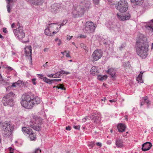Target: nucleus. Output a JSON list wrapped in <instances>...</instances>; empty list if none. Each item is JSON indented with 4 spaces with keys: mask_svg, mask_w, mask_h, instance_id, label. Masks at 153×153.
I'll use <instances>...</instances> for the list:
<instances>
[{
    "mask_svg": "<svg viewBox=\"0 0 153 153\" xmlns=\"http://www.w3.org/2000/svg\"><path fill=\"white\" fill-rule=\"evenodd\" d=\"M146 38L142 34L137 37L135 44L136 52L137 55L142 59L148 56L149 45Z\"/></svg>",
    "mask_w": 153,
    "mask_h": 153,
    "instance_id": "f257e3e1",
    "label": "nucleus"
},
{
    "mask_svg": "<svg viewBox=\"0 0 153 153\" xmlns=\"http://www.w3.org/2000/svg\"><path fill=\"white\" fill-rule=\"evenodd\" d=\"M21 104L22 106L28 109L33 108L34 105L40 102V99L38 97H34L32 94H26L23 95L21 98Z\"/></svg>",
    "mask_w": 153,
    "mask_h": 153,
    "instance_id": "f03ea898",
    "label": "nucleus"
},
{
    "mask_svg": "<svg viewBox=\"0 0 153 153\" xmlns=\"http://www.w3.org/2000/svg\"><path fill=\"white\" fill-rule=\"evenodd\" d=\"M1 129L4 135L8 137L12 134L13 127L10 121H6L1 124Z\"/></svg>",
    "mask_w": 153,
    "mask_h": 153,
    "instance_id": "7ed1b4c3",
    "label": "nucleus"
},
{
    "mask_svg": "<svg viewBox=\"0 0 153 153\" xmlns=\"http://www.w3.org/2000/svg\"><path fill=\"white\" fill-rule=\"evenodd\" d=\"M90 4V0H84L81 2L76 8V11L79 16H82L85 10H88Z\"/></svg>",
    "mask_w": 153,
    "mask_h": 153,
    "instance_id": "20e7f679",
    "label": "nucleus"
},
{
    "mask_svg": "<svg viewBox=\"0 0 153 153\" xmlns=\"http://www.w3.org/2000/svg\"><path fill=\"white\" fill-rule=\"evenodd\" d=\"M42 122L41 118L35 116L33 119L30 122L29 126L34 130L39 131L41 128Z\"/></svg>",
    "mask_w": 153,
    "mask_h": 153,
    "instance_id": "39448f33",
    "label": "nucleus"
},
{
    "mask_svg": "<svg viewBox=\"0 0 153 153\" xmlns=\"http://www.w3.org/2000/svg\"><path fill=\"white\" fill-rule=\"evenodd\" d=\"M15 94L12 92L8 93L4 96L2 100L3 104L5 106L9 105L13 106L14 105L13 100Z\"/></svg>",
    "mask_w": 153,
    "mask_h": 153,
    "instance_id": "423d86ee",
    "label": "nucleus"
},
{
    "mask_svg": "<svg viewBox=\"0 0 153 153\" xmlns=\"http://www.w3.org/2000/svg\"><path fill=\"white\" fill-rule=\"evenodd\" d=\"M16 29L13 30V32L15 35L18 38L22 39L25 37V33L23 32V27L20 26L19 22L16 24Z\"/></svg>",
    "mask_w": 153,
    "mask_h": 153,
    "instance_id": "0eeeda50",
    "label": "nucleus"
},
{
    "mask_svg": "<svg viewBox=\"0 0 153 153\" xmlns=\"http://www.w3.org/2000/svg\"><path fill=\"white\" fill-rule=\"evenodd\" d=\"M115 7L120 12H124L128 9V3L125 0H120L118 2Z\"/></svg>",
    "mask_w": 153,
    "mask_h": 153,
    "instance_id": "6e6552de",
    "label": "nucleus"
},
{
    "mask_svg": "<svg viewBox=\"0 0 153 153\" xmlns=\"http://www.w3.org/2000/svg\"><path fill=\"white\" fill-rule=\"evenodd\" d=\"M94 24L91 22H87L84 27L83 28V31L85 33H93L95 29Z\"/></svg>",
    "mask_w": 153,
    "mask_h": 153,
    "instance_id": "1a4fd4ad",
    "label": "nucleus"
},
{
    "mask_svg": "<svg viewBox=\"0 0 153 153\" xmlns=\"http://www.w3.org/2000/svg\"><path fill=\"white\" fill-rule=\"evenodd\" d=\"M102 56V52L101 50H95L92 55L93 60L94 61L98 60L101 58Z\"/></svg>",
    "mask_w": 153,
    "mask_h": 153,
    "instance_id": "9d476101",
    "label": "nucleus"
},
{
    "mask_svg": "<svg viewBox=\"0 0 153 153\" xmlns=\"http://www.w3.org/2000/svg\"><path fill=\"white\" fill-rule=\"evenodd\" d=\"M61 8V6L60 4H54L51 6V11L53 13H56L60 11Z\"/></svg>",
    "mask_w": 153,
    "mask_h": 153,
    "instance_id": "9b49d317",
    "label": "nucleus"
},
{
    "mask_svg": "<svg viewBox=\"0 0 153 153\" xmlns=\"http://www.w3.org/2000/svg\"><path fill=\"white\" fill-rule=\"evenodd\" d=\"M152 146L151 143L148 142H146L142 145V149L143 151L149 150Z\"/></svg>",
    "mask_w": 153,
    "mask_h": 153,
    "instance_id": "f8f14e48",
    "label": "nucleus"
},
{
    "mask_svg": "<svg viewBox=\"0 0 153 153\" xmlns=\"http://www.w3.org/2000/svg\"><path fill=\"white\" fill-rule=\"evenodd\" d=\"M106 72L109 74L113 79H114L116 76V70L114 68H111L108 69Z\"/></svg>",
    "mask_w": 153,
    "mask_h": 153,
    "instance_id": "ddd939ff",
    "label": "nucleus"
},
{
    "mask_svg": "<svg viewBox=\"0 0 153 153\" xmlns=\"http://www.w3.org/2000/svg\"><path fill=\"white\" fill-rule=\"evenodd\" d=\"M90 73L92 75H97L99 73V71L96 66H93L90 71Z\"/></svg>",
    "mask_w": 153,
    "mask_h": 153,
    "instance_id": "4468645a",
    "label": "nucleus"
},
{
    "mask_svg": "<svg viewBox=\"0 0 153 153\" xmlns=\"http://www.w3.org/2000/svg\"><path fill=\"white\" fill-rule=\"evenodd\" d=\"M25 55L26 56H30L31 57V60H32L31 58V53L32 50L31 47L30 46L26 47L25 48Z\"/></svg>",
    "mask_w": 153,
    "mask_h": 153,
    "instance_id": "2eb2a0df",
    "label": "nucleus"
},
{
    "mask_svg": "<svg viewBox=\"0 0 153 153\" xmlns=\"http://www.w3.org/2000/svg\"><path fill=\"white\" fill-rule=\"evenodd\" d=\"M90 118L92 120H93L94 122L96 123H99L100 122V119L99 116H95L94 115L92 114L90 116Z\"/></svg>",
    "mask_w": 153,
    "mask_h": 153,
    "instance_id": "dca6fc26",
    "label": "nucleus"
},
{
    "mask_svg": "<svg viewBox=\"0 0 153 153\" xmlns=\"http://www.w3.org/2000/svg\"><path fill=\"white\" fill-rule=\"evenodd\" d=\"M115 145L117 148H122L123 146V142L121 139L117 138L116 140Z\"/></svg>",
    "mask_w": 153,
    "mask_h": 153,
    "instance_id": "f3484780",
    "label": "nucleus"
},
{
    "mask_svg": "<svg viewBox=\"0 0 153 153\" xmlns=\"http://www.w3.org/2000/svg\"><path fill=\"white\" fill-rule=\"evenodd\" d=\"M118 131L120 132H123L125 131L126 128L125 125L123 124L120 123L117 126Z\"/></svg>",
    "mask_w": 153,
    "mask_h": 153,
    "instance_id": "a211bd4d",
    "label": "nucleus"
},
{
    "mask_svg": "<svg viewBox=\"0 0 153 153\" xmlns=\"http://www.w3.org/2000/svg\"><path fill=\"white\" fill-rule=\"evenodd\" d=\"M146 27L147 29L153 32V19L150 21L148 25H146Z\"/></svg>",
    "mask_w": 153,
    "mask_h": 153,
    "instance_id": "6ab92c4d",
    "label": "nucleus"
},
{
    "mask_svg": "<svg viewBox=\"0 0 153 153\" xmlns=\"http://www.w3.org/2000/svg\"><path fill=\"white\" fill-rule=\"evenodd\" d=\"M29 2L34 3L37 5L41 4L44 1V0H28Z\"/></svg>",
    "mask_w": 153,
    "mask_h": 153,
    "instance_id": "aec40b11",
    "label": "nucleus"
},
{
    "mask_svg": "<svg viewBox=\"0 0 153 153\" xmlns=\"http://www.w3.org/2000/svg\"><path fill=\"white\" fill-rule=\"evenodd\" d=\"M22 131L25 134H29L30 133V132L32 131V130L31 129L26 127L22 128Z\"/></svg>",
    "mask_w": 153,
    "mask_h": 153,
    "instance_id": "412c9836",
    "label": "nucleus"
},
{
    "mask_svg": "<svg viewBox=\"0 0 153 153\" xmlns=\"http://www.w3.org/2000/svg\"><path fill=\"white\" fill-rule=\"evenodd\" d=\"M143 72L141 71L140 73L139 74L138 76L136 78V80L138 83H143V82L142 80V76Z\"/></svg>",
    "mask_w": 153,
    "mask_h": 153,
    "instance_id": "4be33fe9",
    "label": "nucleus"
},
{
    "mask_svg": "<svg viewBox=\"0 0 153 153\" xmlns=\"http://www.w3.org/2000/svg\"><path fill=\"white\" fill-rule=\"evenodd\" d=\"M106 25L109 28L110 30L113 29V28L115 27L116 26L113 25L112 23L110 21H108L106 23Z\"/></svg>",
    "mask_w": 153,
    "mask_h": 153,
    "instance_id": "5701e85b",
    "label": "nucleus"
},
{
    "mask_svg": "<svg viewBox=\"0 0 153 153\" xmlns=\"http://www.w3.org/2000/svg\"><path fill=\"white\" fill-rule=\"evenodd\" d=\"M143 0H131V2L134 3L136 5H140L143 3Z\"/></svg>",
    "mask_w": 153,
    "mask_h": 153,
    "instance_id": "b1692460",
    "label": "nucleus"
},
{
    "mask_svg": "<svg viewBox=\"0 0 153 153\" xmlns=\"http://www.w3.org/2000/svg\"><path fill=\"white\" fill-rule=\"evenodd\" d=\"M131 15L129 13L123 14L124 21L129 20L131 18Z\"/></svg>",
    "mask_w": 153,
    "mask_h": 153,
    "instance_id": "393cba45",
    "label": "nucleus"
},
{
    "mask_svg": "<svg viewBox=\"0 0 153 153\" xmlns=\"http://www.w3.org/2000/svg\"><path fill=\"white\" fill-rule=\"evenodd\" d=\"M29 134V137L31 140H35L36 137L35 135H34L33 133V132L32 131L30 132V133Z\"/></svg>",
    "mask_w": 153,
    "mask_h": 153,
    "instance_id": "a878e982",
    "label": "nucleus"
},
{
    "mask_svg": "<svg viewBox=\"0 0 153 153\" xmlns=\"http://www.w3.org/2000/svg\"><path fill=\"white\" fill-rule=\"evenodd\" d=\"M43 80L46 83L50 84L53 83V80H52V79H49L46 77H45Z\"/></svg>",
    "mask_w": 153,
    "mask_h": 153,
    "instance_id": "bb28decb",
    "label": "nucleus"
},
{
    "mask_svg": "<svg viewBox=\"0 0 153 153\" xmlns=\"http://www.w3.org/2000/svg\"><path fill=\"white\" fill-rule=\"evenodd\" d=\"M117 19L120 21H124V19L123 17V14H120L118 13L117 14Z\"/></svg>",
    "mask_w": 153,
    "mask_h": 153,
    "instance_id": "cd10ccee",
    "label": "nucleus"
},
{
    "mask_svg": "<svg viewBox=\"0 0 153 153\" xmlns=\"http://www.w3.org/2000/svg\"><path fill=\"white\" fill-rule=\"evenodd\" d=\"M123 65L126 69L130 68L131 67V66L130 65V63L129 62H124Z\"/></svg>",
    "mask_w": 153,
    "mask_h": 153,
    "instance_id": "c85d7f7f",
    "label": "nucleus"
},
{
    "mask_svg": "<svg viewBox=\"0 0 153 153\" xmlns=\"http://www.w3.org/2000/svg\"><path fill=\"white\" fill-rule=\"evenodd\" d=\"M45 34L48 36H52V34L50 32L49 29L48 28H46L45 30Z\"/></svg>",
    "mask_w": 153,
    "mask_h": 153,
    "instance_id": "c756f323",
    "label": "nucleus"
},
{
    "mask_svg": "<svg viewBox=\"0 0 153 153\" xmlns=\"http://www.w3.org/2000/svg\"><path fill=\"white\" fill-rule=\"evenodd\" d=\"M107 78V76L106 75H104V76H98V79L101 81H103L104 80H105Z\"/></svg>",
    "mask_w": 153,
    "mask_h": 153,
    "instance_id": "7c9ffc66",
    "label": "nucleus"
},
{
    "mask_svg": "<svg viewBox=\"0 0 153 153\" xmlns=\"http://www.w3.org/2000/svg\"><path fill=\"white\" fill-rule=\"evenodd\" d=\"M7 9L8 12L9 13H10V10L11 9V8H10L13 5V4L10 3H9L8 2H7Z\"/></svg>",
    "mask_w": 153,
    "mask_h": 153,
    "instance_id": "2f4dec72",
    "label": "nucleus"
},
{
    "mask_svg": "<svg viewBox=\"0 0 153 153\" xmlns=\"http://www.w3.org/2000/svg\"><path fill=\"white\" fill-rule=\"evenodd\" d=\"M54 78H59L61 76V75L60 74L59 71L56 73L55 74H54Z\"/></svg>",
    "mask_w": 153,
    "mask_h": 153,
    "instance_id": "473e14b6",
    "label": "nucleus"
},
{
    "mask_svg": "<svg viewBox=\"0 0 153 153\" xmlns=\"http://www.w3.org/2000/svg\"><path fill=\"white\" fill-rule=\"evenodd\" d=\"M143 100L145 101V103H146L148 105L150 104V102L149 100H148L146 97H143Z\"/></svg>",
    "mask_w": 153,
    "mask_h": 153,
    "instance_id": "72a5a7b5",
    "label": "nucleus"
},
{
    "mask_svg": "<svg viewBox=\"0 0 153 153\" xmlns=\"http://www.w3.org/2000/svg\"><path fill=\"white\" fill-rule=\"evenodd\" d=\"M59 86H58V89H61L62 90H65V88L64 87L63 85L62 84H60L59 85Z\"/></svg>",
    "mask_w": 153,
    "mask_h": 153,
    "instance_id": "f704fd0d",
    "label": "nucleus"
},
{
    "mask_svg": "<svg viewBox=\"0 0 153 153\" xmlns=\"http://www.w3.org/2000/svg\"><path fill=\"white\" fill-rule=\"evenodd\" d=\"M1 77L0 78V83L3 85H4L5 83L4 81L2 79L1 75Z\"/></svg>",
    "mask_w": 153,
    "mask_h": 153,
    "instance_id": "c9c22d12",
    "label": "nucleus"
},
{
    "mask_svg": "<svg viewBox=\"0 0 153 153\" xmlns=\"http://www.w3.org/2000/svg\"><path fill=\"white\" fill-rule=\"evenodd\" d=\"M20 82L19 81H18L14 83L12 85V87H16L17 85L19 84V82Z\"/></svg>",
    "mask_w": 153,
    "mask_h": 153,
    "instance_id": "e433bc0d",
    "label": "nucleus"
},
{
    "mask_svg": "<svg viewBox=\"0 0 153 153\" xmlns=\"http://www.w3.org/2000/svg\"><path fill=\"white\" fill-rule=\"evenodd\" d=\"M67 22V20H63L62 23L60 25V27L65 25Z\"/></svg>",
    "mask_w": 153,
    "mask_h": 153,
    "instance_id": "4c0bfd02",
    "label": "nucleus"
},
{
    "mask_svg": "<svg viewBox=\"0 0 153 153\" xmlns=\"http://www.w3.org/2000/svg\"><path fill=\"white\" fill-rule=\"evenodd\" d=\"M143 97L142 98V99L140 100V105L141 106H143L144 103H145V101H144L143 100Z\"/></svg>",
    "mask_w": 153,
    "mask_h": 153,
    "instance_id": "58836bf2",
    "label": "nucleus"
},
{
    "mask_svg": "<svg viewBox=\"0 0 153 153\" xmlns=\"http://www.w3.org/2000/svg\"><path fill=\"white\" fill-rule=\"evenodd\" d=\"M73 127L75 129L79 130L80 127V126L79 125L78 126H74Z\"/></svg>",
    "mask_w": 153,
    "mask_h": 153,
    "instance_id": "ea45409f",
    "label": "nucleus"
},
{
    "mask_svg": "<svg viewBox=\"0 0 153 153\" xmlns=\"http://www.w3.org/2000/svg\"><path fill=\"white\" fill-rule=\"evenodd\" d=\"M38 77L40 78L41 79L43 80V78H45V77H44L43 75L42 74H39L38 75Z\"/></svg>",
    "mask_w": 153,
    "mask_h": 153,
    "instance_id": "a19ab883",
    "label": "nucleus"
},
{
    "mask_svg": "<svg viewBox=\"0 0 153 153\" xmlns=\"http://www.w3.org/2000/svg\"><path fill=\"white\" fill-rule=\"evenodd\" d=\"M36 79L35 78H33L32 79V82L34 85H36Z\"/></svg>",
    "mask_w": 153,
    "mask_h": 153,
    "instance_id": "79ce46f5",
    "label": "nucleus"
},
{
    "mask_svg": "<svg viewBox=\"0 0 153 153\" xmlns=\"http://www.w3.org/2000/svg\"><path fill=\"white\" fill-rule=\"evenodd\" d=\"M94 146V143L91 142V143L88 145V146L90 147H91V148H92Z\"/></svg>",
    "mask_w": 153,
    "mask_h": 153,
    "instance_id": "37998d69",
    "label": "nucleus"
},
{
    "mask_svg": "<svg viewBox=\"0 0 153 153\" xmlns=\"http://www.w3.org/2000/svg\"><path fill=\"white\" fill-rule=\"evenodd\" d=\"M61 79H52V80H53V83H54V82H59L61 81Z\"/></svg>",
    "mask_w": 153,
    "mask_h": 153,
    "instance_id": "c03bdc74",
    "label": "nucleus"
},
{
    "mask_svg": "<svg viewBox=\"0 0 153 153\" xmlns=\"http://www.w3.org/2000/svg\"><path fill=\"white\" fill-rule=\"evenodd\" d=\"M88 118V117L87 116H85V118H83L82 120L83 122H85L87 119Z\"/></svg>",
    "mask_w": 153,
    "mask_h": 153,
    "instance_id": "a18cd8bd",
    "label": "nucleus"
},
{
    "mask_svg": "<svg viewBox=\"0 0 153 153\" xmlns=\"http://www.w3.org/2000/svg\"><path fill=\"white\" fill-rule=\"evenodd\" d=\"M100 0H93V2L96 4H98Z\"/></svg>",
    "mask_w": 153,
    "mask_h": 153,
    "instance_id": "49530a36",
    "label": "nucleus"
},
{
    "mask_svg": "<svg viewBox=\"0 0 153 153\" xmlns=\"http://www.w3.org/2000/svg\"><path fill=\"white\" fill-rule=\"evenodd\" d=\"M54 74H48L47 75V76H48L49 77L51 78V77H53L54 78Z\"/></svg>",
    "mask_w": 153,
    "mask_h": 153,
    "instance_id": "de8ad7c7",
    "label": "nucleus"
},
{
    "mask_svg": "<svg viewBox=\"0 0 153 153\" xmlns=\"http://www.w3.org/2000/svg\"><path fill=\"white\" fill-rule=\"evenodd\" d=\"M59 73L61 75L62 74H65V71L63 70H62L60 71H59Z\"/></svg>",
    "mask_w": 153,
    "mask_h": 153,
    "instance_id": "09e8293b",
    "label": "nucleus"
},
{
    "mask_svg": "<svg viewBox=\"0 0 153 153\" xmlns=\"http://www.w3.org/2000/svg\"><path fill=\"white\" fill-rule=\"evenodd\" d=\"M48 62H46L45 64L43 65V66L45 68H48Z\"/></svg>",
    "mask_w": 153,
    "mask_h": 153,
    "instance_id": "8fccbe9b",
    "label": "nucleus"
},
{
    "mask_svg": "<svg viewBox=\"0 0 153 153\" xmlns=\"http://www.w3.org/2000/svg\"><path fill=\"white\" fill-rule=\"evenodd\" d=\"M7 68L10 71H11L13 70V68H12L10 66L7 67Z\"/></svg>",
    "mask_w": 153,
    "mask_h": 153,
    "instance_id": "3c124183",
    "label": "nucleus"
},
{
    "mask_svg": "<svg viewBox=\"0 0 153 153\" xmlns=\"http://www.w3.org/2000/svg\"><path fill=\"white\" fill-rule=\"evenodd\" d=\"M3 32L4 33H6L7 32V30L6 28H3Z\"/></svg>",
    "mask_w": 153,
    "mask_h": 153,
    "instance_id": "603ef678",
    "label": "nucleus"
},
{
    "mask_svg": "<svg viewBox=\"0 0 153 153\" xmlns=\"http://www.w3.org/2000/svg\"><path fill=\"white\" fill-rule=\"evenodd\" d=\"M15 26L16 27V25L15 23H13L11 25V27L12 28H14Z\"/></svg>",
    "mask_w": 153,
    "mask_h": 153,
    "instance_id": "864d4df0",
    "label": "nucleus"
},
{
    "mask_svg": "<svg viewBox=\"0 0 153 153\" xmlns=\"http://www.w3.org/2000/svg\"><path fill=\"white\" fill-rule=\"evenodd\" d=\"M72 37V36H70L67 35V39L68 40H70L71 39V38Z\"/></svg>",
    "mask_w": 153,
    "mask_h": 153,
    "instance_id": "5fc2aeb1",
    "label": "nucleus"
},
{
    "mask_svg": "<svg viewBox=\"0 0 153 153\" xmlns=\"http://www.w3.org/2000/svg\"><path fill=\"white\" fill-rule=\"evenodd\" d=\"M71 127L69 126H68L66 127V129L67 130L69 131L71 130Z\"/></svg>",
    "mask_w": 153,
    "mask_h": 153,
    "instance_id": "6e6d98bb",
    "label": "nucleus"
},
{
    "mask_svg": "<svg viewBox=\"0 0 153 153\" xmlns=\"http://www.w3.org/2000/svg\"><path fill=\"white\" fill-rule=\"evenodd\" d=\"M86 37V36L82 35H81L79 36V37L81 38H85Z\"/></svg>",
    "mask_w": 153,
    "mask_h": 153,
    "instance_id": "4d7b16f0",
    "label": "nucleus"
},
{
    "mask_svg": "<svg viewBox=\"0 0 153 153\" xmlns=\"http://www.w3.org/2000/svg\"><path fill=\"white\" fill-rule=\"evenodd\" d=\"M125 47L124 46H123V45H121L120 47H119V49L120 50V51H121L122 49Z\"/></svg>",
    "mask_w": 153,
    "mask_h": 153,
    "instance_id": "13d9d810",
    "label": "nucleus"
},
{
    "mask_svg": "<svg viewBox=\"0 0 153 153\" xmlns=\"http://www.w3.org/2000/svg\"><path fill=\"white\" fill-rule=\"evenodd\" d=\"M96 144L98 146L100 147H101L102 146V144L100 142H97L96 143Z\"/></svg>",
    "mask_w": 153,
    "mask_h": 153,
    "instance_id": "bf43d9fd",
    "label": "nucleus"
},
{
    "mask_svg": "<svg viewBox=\"0 0 153 153\" xmlns=\"http://www.w3.org/2000/svg\"><path fill=\"white\" fill-rule=\"evenodd\" d=\"M9 149L10 151V153H13V152H12V151L13 150L12 148L11 147H9Z\"/></svg>",
    "mask_w": 153,
    "mask_h": 153,
    "instance_id": "052dcab7",
    "label": "nucleus"
},
{
    "mask_svg": "<svg viewBox=\"0 0 153 153\" xmlns=\"http://www.w3.org/2000/svg\"><path fill=\"white\" fill-rule=\"evenodd\" d=\"M13 0H8L7 1V2L13 4Z\"/></svg>",
    "mask_w": 153,
    "mask_h": 153,
    "instance_id": "680f3d73",
    "label": "nucleus"
},
{
    "mask_svg": "<svg viewBox=\"0 0 153 153\" xmlns=\"http://www.w3.org/2000/svg\"><path fill=\"white\" fill-rule=\"evenodd\" d=\"M62 42L60 40H59V42L58 43V46H59L61 44Z\"/></svg>",
    "mask_w": 153,
    "mask_h": 153,
    "instance_id": "e2e57ef3",
    "label": "nucleus"
},
{
    "mask_svg": "<svg viewBox=\"0 0 153 153\" xmlns=\"http://www.w3.org/2000/svg\"><path fill=\"white\" fill-rule=\"evenodd\" d=\"M48 48H45L44 49V51L45 52H47L48 51Z\"/></svg>",
    "mask_w": 153,
    "mask_h": 153,
    "instance_id": "0e129e2a",
    "label": "nucleus"
},
{
    "mask_svg": "<svg viewBox=\"0 0 153 153\" xmlns=\"http://www.w3.org/2000/svg\"><path fill=\"white\" fill-rule=\"evenodd\" d=\"M66 57H71L70 56L69 53H67L66 54Z\"/></svg>",
    "mask_w": 153,
    "mask_h": 153,
    "instance_id": "69168bd1",
    "label": "nucleus"
},
{
    "mask_svg": "<svg viewBox=\"0 0 153 153\" xmlns=\"http://www.w3.org/2000/svg\"><path fill=\"white\" fill-rule=\"evenodd\" d=\"M109 101L111 102H115V101L114 100H109Z\"/></svg>",
    "mask_w": 153,
    "mask_h": 153,
    "instance_id": "338daca9",
    "label": "nucleus"
},
{
    "mask_svg": "<svg viewBox=\"0 0 153 153\" xmlns=\"http://www.w3.org/2000/svg\"><path fill=\"white\" fill-rule=\"evenodd\" d=\"M70 73L68 72H66L65 71V74H66V75H67L69 74H70Z\"/></svg>",
    "mask_w": 153,
    "mask_h": 153,
    "instance_id": "774afa93",
    "label": "nucleus"
}]
</instances>
